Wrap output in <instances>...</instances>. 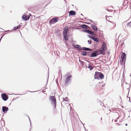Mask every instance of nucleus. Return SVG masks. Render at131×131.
I'll list each match as a JSON object with an SVG mask.
<instances>
[{"label":"nucleus","mask_w":131,"mask_h":131,"mask_svg":"<svg viewBox=\"0 0 131 131\" xmlns=\"http://www.w3.org/2000/svg\"><path fill=\"white\" fill-rule=\"evenodd\" d=\"M49 99L51 101V103L53 104L54 106V110L56 111V98L54 96H50Z\"/></svg>","instance_id":"nucleus-1"},{"label":"nucleus","mask_w":131,"mask_h":131,"mask_svg":"<svg viewBox=\"0 0 131 131\" xmlns=\"http://www.w3.org/2000/svg\"><path fill=\"white\" fill-rule=\"evenodd\" d=\"M94 78L95 79H98L100 78V79H102L104 78V75L101 73L96 72L95 74L94 75Z\"/></svg>","instance_id":"nucleus-2"},{"label":"nucleus","mask_w":131,"mask_h":131,"mask_svg":"<svg viewBox=\"0 0 131 131\" xmlns=\"http://www.w3.org/2000/svg\"><path fill=\"white\" fill-rule=\"evenodd\" d=\"M68 32V27L67 26H66L64 28L63 31V34L65 40H68L67 36V33Z\"/></svg>","instance_id":"nucleus-3"},{"label":"nucleus","mask_w":131,"mask_h":131,"mask_svg":"<svg viewBox=\"0 0 131 131\" xmlns=\"http://www.w3.org/2000/svg\"><path fill=\"white\" fill-rule=\"evenodd\" d=\"M126 60V54L124 52H122L121 56V59L120 61L122 64H123V62L124 63Z\"/></svg>","instance_id":"nucleus-4"},{"label":"nucleus","mask_w":131,"mask_h":131,"mask_svg":"<svg viewBox=\"0 0 131 131\" xmlns=\"http://www.w3.org/2000/svg\"><path fill=\"white\" fill-rule=\"evenodd\" d=\"M107 49V46L106 44L104 42L102 46V47L100 51L101 53H102L104 51L106 50Z\"/></svg>","instance_id":"nucleus-5"},{"label":"nucleus","mask_w":131,"mask_h":131,"mask_svg":"<svg viewBox=\"0 0 131 131\" xmlns=\"http://www.w3.org/2000/svg\"><path fill=\"white\" fill-rule=\"evenodd\" d=\"M58 19L59 18L57 17L53 18L50 20L49 23L50 24H54L58 21Z\"/></svg>","instance_id":"nucleus-6"},{"label":"nucleus","mask_w":131,"mask_h":131,"mask_svg":"<svg viewBox=\"0 0 131 131\" xmlns=\"http://www.w3.org/2000/svg\"><path fill=\"white\" fill-rule=\"evenodd\" d=\"M116 26L115 23L111 21L108 24V27L111 29H114Z\"/></svg>","instance_id":"nucleus-7"},{"label":"nucleus","mask_w":131,"mask_h":131,"mask_svg":"<svg viewBox=\"0 0 131 131\" xmlns=\"http://www.w3.org/2000/svg\"><path fill=\"white\" fill-rule=\"evenodd\" d=\"M2 97L3 99L5 101L7 100L8 98V97L5 94H2Z\"/></svg>","instance_id":"nucleus-8"},{"label":"nucleus","mask_w":131,"mask_h":131,"mask_svg":"<svg viewBox=\"0 0 131 131\" xmlns=\"http://www.w3.org/2000/svg\"><path fill=\"white\" fill-rule=\"evenodd\" d=\"M30 17L28 16H26L25 15H23L22 17V19L24 20H28L29 18Z\"/></svg>","instance_id":"nucleus-9"},{"label":"nucleus","mask_w":131,"mask_h":131,"mask_svg":"<svg viewBox=\"0 0 131 131\" xmlns=\"http://www.w3.org/2000/svg\"><path fill=\"white\" fill-rule=\"evenodd\" d=\"M71 77V76L70 75L66 79L65 82V84L68 85V82L70 81V78Z\"/></svg>","instance_id":"nucleus-10"},{"label":"nucleus","mask_w":131,"mask_h":131,"mask_svg":"<svg viewBox=\"0 0 131 131\" xmlns=\"http://www.w3.org/2000/svg\"><path fill=\"white\" fill-rule=\"evenodd\" d=\"M97 52L98 51L97 50L95 51L92 54L91 57H94L96 56L97 55H98Z\"/></svg>","instance_id":"nucleus-11"},{"label":"nucleus","mask_w":131,"mask_h":131,"mask_svg":"<svg viewBox=\"0 0 131 131\" xmlns=\"http://www.w3.org/2000/svg\"><path fill=\"white\" fill-rule=\"evenodd\" d=\"M2 110L4 113H6L8 110V108L7 107L3 106L2 107Z\"/></svg>","instance_id":"nucleus-12"},{"label":"nucleus","mask_w":131,"mask_h":131,"mask_svg":"<svg viewBox=\"0 0 131 131\" xmlns=\"http://www.w3.org/2000/svg\"><path fill=\"white\" fill-rule=\"evenodd\" d=\"M74 47L75 48H78L79 50H81V46L79 45H73Z\"/></svg>","instance_id":"nucleus-13"},{"label":"nucleus","mask_w":131,"mask_h":131,"mask_svg":"<svg viewBox=\"0 0 131 131\" xmlns=\"http://www.w3.org/2000/svg\"><path fill=\"white\" fill-rule=\"evenodd\" d=\"M106 19L107 20L109 21L110 22H111V21L112 20V19H113V18L112 16H108L106 18Z\"/></svg>","instance_id":"nucleus-14"},{"label":"nucleus","mask_w":131,"mask_h":131,"mask_svg":"<svg viewBox=\"0 0 131 131\" xmlns=\"http://www.w3.org/2000/svg\"><path fill=\"white\" fill-rule=\"evenodd\" d=\"M99 84L98 85L100 86L101 90V89H103L102 88L104 87L105 86L103 84L102 82H101V83L100 82H99Z\"/></svg>","instance_id":"nucleus-15"},{"label":"nucleus","mask_w":131,"mask_h":131,"mask_svg":"<svg viewBox=\"0 0 131 131\" xmlns=\"http://www.w3.org/2000/svg\"><path fill=\"white\" fill-rule=\"evenodd\" d=\"M91 38L93 39L94 41H95L97 42H99V39L97 38H94L93 37H91Z\"/></svg>","instance_id":"nucleus-16"},{"label":"nucleus","mask_w":131,"mask_h":131,"mask_svg":"<svg viewBox=\"0 0 131 131\" xmlns=\"http://www.w3.org/2000/svg\"><path fill=\"white\" fill-rule=\"evenodd\" d=\"M75 12L74 11H71L69 12V14L71 15H75Z\"/></svg>","instance_id":"nucleus-17"},{"label":"nucleus","mask_w":131,"mask_h":131,"mask_svg":"<svg viewBox=\"0 0 131 131\" xmlns=\"http://www.w3.org/2000/svg\"><path fill=\"white\" fill-rule=\"evenodd\" d=\"M91 27L94 30H97V28L95 26L92 25L91 26Z\"/></svg>","instance_id":"nucleus-18"},{"label":"nucleus","mask_w":131,"mask_h":131,"mask_svg":"<svg viewBox=\"0 0 131 131\" xmlns=\"http://www.w3.org/2000/svg\"><path fill=\"white\" fill-rule=\"evenodd\" d=\"M86 31H87V32L88 33V34H91V35H92L94 33L93 32L91 31H90V30H85Z\"/></svg>","instance_id":"nucleus-19"},{"label":"nucleus","mask_w":131,"mask_h":131,"mask_svg":"<svg viewBox=\"0 0 131 131\" xmlns=\"http://www.w3.org/2000/svg\"><path fill=\"white\" fill-rule=\"evenodd\" d=\"M82 26L83 28L87 29L89 27L88 26L85 25H82Z\"/></svg>","instance_id":"nucleus-20"},{"label":"nucleus","mask_w":131,"mask_h":131,"mask_svg":"<svg viewBox=\"0 0 131 131\" xmlns=\"http://www.w3.org/2000/svg\"><path fill=\"white\" fill-rule=\"evenodd\" d=\"M82 49L86 51H89L91 50L90 49L85 47L83 48Z\"/></svg>","instance_id":"nucleus-21"},{"label":"nucleus","mask_w":131,"mask_h":131,"mask_svg":"<svg viewBox=\"0 0 131 131\" xmlns=\"http://www.w3.org/2000/svg\"><path fill=\"white\" fill-rule=\"evenodd\" d=\"M88 68L90 69V70H92L93 69L94 67L92 66L89 65L88 67Z\"/></svg>","instance_id":"nucleus-22"},{"label":"nucleus","mask_w":131,"mask_h":131,"mask_svg":"<svg viewBox=\"0 0 131 131\" xmlns=\"http://www.w3.org/2000/svg\"><path fill=\"white\" fill-rule=\"evenodd\" d=\"M127 26L129 27H131V22L128 23L127 24Z\"/></svg>","instance_id":"nucleus-23"},{"label":"nucleus","mask_w":131,"mask_h":131,"mask_svg":"<svg viewBox=\"0 0 131 131\" xmlns=\"http://www.w3.org/2000/svg\"><path fill=\"white\" fill-rule=\"evenodd\" d=\"M88 53L87 52H83L82 54L83 56H85Z\"/></svg>","instance_id":"nucleus-24"},{"label":"nucleus","mask_w":131,"mask_h":131,"mask_svg":"<svg viewBox=\"0 0 131 131\" xmlns=\"http://www.w3.org/2000/svg\"><path fill=\"white\" fill-rule=\"evenodd\" d=\"M20 28V27H18V26H16L14 28L13 30H16V29L18 28Z\"/></svg>","instance_id":"nucleus-25"},{"label":"nucleus","mask_w":131,"mask_h":131,"mask_svg":"<svg viewBox=\"0 0 131 131\" xmlns=\"http://www.w3.org/2000/svg\"><path fill=\"white\" fill-rule=\"evenodd\" d=\"M88 42L89 43V44H90L92 42V41L91 40H88Z\"/></svg>","instance_id":"nucleus-26"},{"label":"nucleus","mask_w":131,"mask_h":131,"mask_svg":"<svg viewBox=\"0 0 131 131\" xmlns=\"http://www.w3.org/2000/svg\"><path fill=\"white\" fill-rule=\"evenodd\" d=\"M119 116L118 118H117V119H118V118H119Z\"/></svg>","instance_id":"nucleus-27"},{"label":"nucleus","mask_w":131,"mask_h":131,"mask_svg":"<svg viewBox=\"0 0 131 131\" xmlns=\"http://www.w3.org/2000/svg\"><path fill=\"white\" fill-rule=\"evenodd\" d=\"M70 111L71 110V108H72V107H70Z\"/></svg>","instance_id":"nucleus-28"},{"label":"nucleus","mask_w":131,"mask_h":131,"mask_svg":"<svg viewBox=\"0 0 131 131\" xmlns=\"http://www.w3.org/2000/svg\"><path fill=\"white\" fill-rule=\"evenodd\" d=\"M125 125L126 126H127V124H125Z\"/></svg>","instance_id":"nucleus-29"},{"label":"nucleus","mask_w":131,"mask_h":131,"mask_svg":"<svg viewBox=\"0 0 131 131\" xmlns=\"http://www.w3.org/2000/svg\"><path fill=\"white\" fill-rule=\"evenodd\" d=\"M68 104L69 106H70V105L69 104Z\"/></svg>","instance_id":"nucleus-30"},{"label":"nucleus","mask_w":131,"mask_h":131,"mask_svg":"<svg viewBox=\"0 0 131 131\" xmlns=\"http://www.w3.org/2000/svg\"><path fill=\"white\" fill-rule=\"evenodd\" d=\"M29 15H30V16H31V15H30V14H29Z\"/></svg>","instance_id":"nucleus-31"},{"label":"nucleus","mask_w":131,"mask_h":131,"mask_svg":"<svg viewBox=\"0 0 131 131\" xmlns=\"http://www.w3.org/2000/svg\"><path fill=\"white\" fill-rule=\"evenodd\" d=\"M81 62V63L82 62V61H80Z\"/></svg>","instance_id":"nucleus-32"},{"label":"nucleus","mask_w":131,"mask_h":131,"mask_svg":"<svg viewBox=\"0 0 131 131\" xmlns=\"http://www.w3.org/2000/svg\"><path fill=\"white\" fill-rule=\"evenodd\" d=\"M101 120L102 119V118H101Z\"/></svg>","instance_id":"nucleus-33"}]
</instances>
